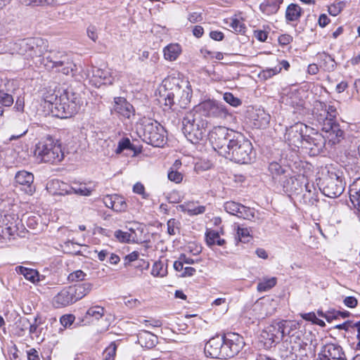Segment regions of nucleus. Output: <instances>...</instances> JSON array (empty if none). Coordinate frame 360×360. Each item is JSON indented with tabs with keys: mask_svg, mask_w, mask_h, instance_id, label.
Returning <instances> with one entry per match:
<instances>
[{
	"mask_svg": "<svg viewBox=\"0 0 360 360\" xmlns=\"http://www.w3.org/2000/svg\"><path fill=\"white\" fill-rule=\"evenodd\" d=\"M243 338L238 333H229L210 339L205 346V354L213 359L231 358L243 348Z\"/></svg>",
	"mask_w": 360,
	"mask_h": 360,
	"instance_id": "1",
	"label": "nucleus"
},
{
	"mask_svg": "<svg viewBox=\"0 0 360 360\" xmlns=\"http://www.w3.org/2000/svg\"><path fill=\"white\" fill-rule=\"evenodd\" d=\"M288 338L284 343L290 345L289 351L281 352L280 356L282 360H297L298 356L307 357L309 349V340L306 333L301 330H297L295 324L290 326L287 333Z\"/></svg>",
	"mask_w": 360,
	"mask_h": 360,
	"instance_id": "2",
	"label": "nucleus"
},
{
	"mask_svg": "<svg viewBox=\"0 0 360 360\" xmlns=\"http://www.w3.org/2000/svg\"><path fill=\"white\" fill-rule=\"evenodd\" d=\"M224 157L237 163H249L255 158L252 143L238 132Z\"/></svg>",
	"mask_w": 360,
	"mask_h": 360,
	"instance_id": "3",
	"label": "nucleus"
},
{
	"mask_svg": "<svg viewBox=\"0 0 360 360\" xmlns=\"http://www.w3.org/2000/svg\"><path fill=\"white\" fill-rule=\"evenodd\" d=\"M207 122L197 112H189L183 118L182 131L192 143H197L205 136Z\"/></svg>",
	"mask_w": 360,
	"mask_h": 360,
	"instance_id": "4",
	"label": "nucleus"
},
{
	"mask_svg": "<svg viewBox=\"0 0 360 360\" xmlns=\"http://www.w3.org/2000/svg\"><path fill=\"white\" fill-rule=\"evenodd\" d=\"M34 156L41 162L47 163H57L64 158L61 146L51 137L43 139L35 146Z\"/></svg>",
	"mask_w": 360,
	"mask_h": 360,
	"instance_id": "5",
	"label": "nucleus"
},
{
	"mask_svg": "<svg viewBox=\"0 0 360 360\" xmlns=\"http://www.w3.org/2000/svg\"><path fill=\"white\" fill-rule=\"evenodd\" d=\"M59 98L52 107V113L59 118L66 119L75 115L80 105V101L75 91H58Z\"/></svg>",
	"mask_w": 360,
	"mask_h": 360,
	"instance_id": "6",
	"label": "nucleus"
},
{
	"mask_svg": "<svg viewBox=\"0 0 360 360\" xmlns=\"http://www.w3.org/2000/svg\"><path fill=\"white\" fill-rule=\"evenodd\" d=\"M42 63L46 69H56L58 72L67 76L72 77L76 71V65L63 52L51 51L45 58H43Z\"/></svg>",
	"mask_w": 360,
	"mask_h": 360,
	"instance_id": "7",
	"label": "nucleus"
},
{
	"mask_svg": "<svg viewBox=\"0 0 360 360\" xmlns=\"http://www.w3.org/2000/svg\"><path fill=\"white\" fill-rule=\"evenodd\" d=\"M237 133V131L225 127H215L208 134L209 141L213 148L224 157L229 148V145L233 141V138L236 137Z\"/></svg>",
	"mask_w": 360,
	"mask_h": 360,
	"instance_id": "8",
	"label": "nucleus"
},
{
	"mask_svg": "<svg viewBox=\"0 0 360 360\" xmlns=\"http://www.w3.org/2000/svg\"><path fill=\"white\" fill-rule=\"evenodd\" d=\"M143 141L155 147L163 146L166 142L163 127L155 120H146L143 124Z\"/></svg>",
	"mask_w": 360,
	"mask_h": 360,
	"instance_id": "9",
	"label": "nucleus"
},
{
	"mask_svg": "<svg viewBox=\"0 0 360 360\" xmlns=\"http://www.w3.org/2000/svg\"><path fill=\"white\" fill-rule=\"evenodd\" d=\"M345 186L342 180L335 173L324 176L320 184V190L326 196L335 198L344 191Z\"/></svg>",
	"mask_w": 360,
	"mask_h": 360,
	"instance_id": "10",
	"label": "nucleus"
},
{
	"mask_svg": "<svg viewBox=\"0 0 360 360\" xmlns=\"http://www.w3.org/2000/svg\"><path fill=\"white\" fill-rule=\"evenodd\" d=\"M285 327L279 323L267 326L261 333L260 342L266 349L271 348L285 337Z\"/></svg>",
	"mask_w": 360,
	"mask_h": 360,
	"instance_id": "11",
	"label": "nucleus"
},
{
	"mask_svg": "<svg viewBox=\"0 0 360 360\" xmlns=\"http://www.w3.org/2000/svg\"><path fill=\"white\" fill-rule=\"evenodd\" d=\"M326 146V140L323 135L314 129L309 128L308 133L305 134V139L302 147L309 150V153L311 156L319 155Z\"/></svg>",
	"mask_w": 360,
	"mask_h": 360,
	"instance_id": "12",
	"label": "nucleus"
},
{
	"mask_svg": "<svg viewBox=\"0 0 360 360\" xmlns=\"http://www.w3.org/2000/svg\"><path fill=\"white\" fill-rule=\"evenodd\" d=\"M308 131L309 128L307 125L297 122L286 129L285 141L289 146L296 148L302 147L305 134L308 133Z\"/></svg>",
	"mask_w": 360,
	"mask_h": 360,
	"instance_id": "13",
	"label": "nucleus"
},
{
	"mask_svg": "<svg viewBox=\"0 0 360 360\" xmlns=\"http://www.w3.org/2000/svg\"><path fill=\"white\" fill-rule=\"evenodd\" d=\"M337 110L334 106L328 105L319 101H315L312 115L322 125L333 121L337 115Z\"/></svg>",
	"mask_w": 360,
	"mask_h": 360,
	"instance_id": "14",
	"label": "nucleus"
},
{
	"mask_svg": "<svg viewBox=\"0 0 360 360\" xmlns=\"http://www.w3.org/2000/svg\"><path fill=\"white\" fill-rule=\"evenodd\" d=\"M308 181L304 175H298L297 176H288L285 177L281 183L278 184V188H282L285 193L291 194H298L302 191L303 186Z\"/></svg>",
	"mask_w": 360,
	"mask_h": 360,
	"instance_id": "15",
	"label": "nucleus"
},
{
	"mask_svg": "<svg viewBox=\"0 0 360 360\" xmlns=\"http://www.w3.org/2000/svg\"><path fill=\"white\" fill-rule=\"evenodd\" d=\"M326 143L328 142L329 145H335L340 141L343 137L344 132L340 129V125L337 124L335 120L326 122L322 127Z\"/></svg>",
	"mask_w": 360,
	"mask_h": 360,
	"instance_id": "16",
	"label": "nucleus"
},
{
	"mask_svg": "<svg viewBox=\"0 0 360 360\" xmlns=\"http://www.w3.org/2000/svg\"><path fill=\"white\" fill-rule=\"evenodd\" d=\"M64 188H61V195L67 194L70 195L72 193L76 194L80 196H90L94 191L93 188L87 187L86 184L80 181H72L70 186L63 184Z\"/></svg>",
	"mask_w": 360,
	"mask_h": 360,
	"instance_id": "17",
	"label": "nucleus"
},
{
	"mask_svg": "<svg viewBox=\"0 0 360 360\" xmlns=\"http://www.w3.org/2000/svg\"><path fill=\"white\" fill-rule=\"evenodd\" d=\"M202 108L209 117L224 119L229 115L226 108L223 104L214 101L204 102Z\"/></svg>",
	"mask_w": 360,
	"mask_h": 360,
	"instance_id": "18",
	"label": "nucleus"
},
{
	"mask_svg": "<svg viewBox=\"0 0 360 360\" xmlns=\"http://www.w3.org/2000/svg\"><path fill=\"white\" fill-rule=\"evenodd\" d=\"M15 182L20 186V189L25 193L32 195L34 192V175L32 173L25 170L20 171L15 174Z\"/></svg>",
	"mask_w": 360,
	"mask_h": 360,
	"instance_id": "19",
	"label": "nucleus"
},
{
	"mask_svg": "<svg viewBox=\"0 0 360 360\" xmlns=\"http://www.w3.org/2000/svg\"><path fill=\"white\" fill-rule=\"evenodd\" d=\"M108 72L103 70L94 67L92 68V76L89 79V82L92 87L96 89H102L107 86L108 84L112 83V78L108 77Z\"/></svg>",
	"mask_w": 360,
	"mask_h": 360,
	"instance_id": "20",
	"label": "nucleus"
},
{
	"mask_svg": "<svg viewBox=\"0 0 360 360\" xmlns=\"http://www.w3.org/2000/svg\"><path fill=\"white\" fill-rule=\"evenodd\" d=\"M105 205L116 212H123L127 209L124 198L118 194L106 195L103 198Z\"/></svg>",
	"mask_w": 360,
	"mask_h": 360,
	"instance_id": "21",
	"label": "nucleus"
},
{
	"mask_svg": "<svg viewBox=\"0 0 360 360\" xmlns=\"http://www.w3.org/2000/svg\"><path fill=\"white\" fill-rule=\"evenodd\" d=\"M73 291L70 286L62 289L53 299V304L56 308L66 307L75 302Z\"/></svg>",
	"mask_w": 360,
	"mask_h": 360,
	"instance_id": "22",
	"label": "nucleus"
},
{
	"mask_svg": "<svg viewBox=\"0 0 360 360\" xmlns=\"http://www.w3.org/2000/svg\"><path fill=\"white\" fill-rule=\"evenodd\" d=\"M113 110L115 113L125 118H129L134 113V109L123 97H116L114 99Z\"/></svg>",
	"mask_w": 360,
	"mask_h": 360,
	"instance_id": "23",
	"label": "nucleus"
},
{
	"mask_svg": "<svg viewBox=\"0 0 360 360\" xmlns=\"http://www.w3.org/2000/svg\"><path fill=\"white\" fill-rule=\"evenodd\" d=\"M250 117L254 127L257 129L266 128L271 119L270 115L262 108L253 109Z\"/></svg>",
	"mask_w": 360,
	"mask_h": 360,
	"instance_id": "24",
	"label": "nucleus"
},
{
	"mask_svg": "<svg viewBox=\"0 0 360 360\" xmlns=\"http://www.w3.org/2000/svg\"><path fill=\"white\" fill-rule=\"evenodd\" d=\"M269 172L276 188H278V184L281 183L288 175L286 168L277 162H272L269 164Z\"/></svg>",
	"mask_w": 360,
	"mask_h": 360,
	"instance_id": "25",
	"label": "nucleus"
},
{
	"mask_svg": "<svg viewBox=\"0 0 360 360\" xmlns=\"http://www.w3.org/2000/svg\"><path fill=\"white\" fill-rule=\"evenodd\" d=\"M305 192L303 193L301 202L308 206H316L319 202V193L313 184L309 182L305 184Z\"/></svg>",
	"mask_w": 360,
	"mask_h": 360,
	"instance_id": "26",
	"label": "nucleus"
},
{
	"mask_svg": "<svg viewBox=\"0 0 360 360\" xmlns=\"http://www.w3.org/2000/svg\"><path fill=\"white\" fill-rule=\"evenodd\" d=\"M162 86L164 90H178L184 87L189 88V82L179 76H169L162 81Z\"/></svg>",
	"mask_w": 360,
	"mask_h": 360,
	"instance_id": "27",
	"label": "nucleus"
},
{
	"mask_svg": "<svg viewBox=\"0 0 360 360\" xmlns=\"http://www.w3.org/2000/svg\"><path fill=\"white\" fill-rule=\"evenodd\" d=\"M320 354L332 359L345 358L342 347L338 345L333 343L323 346Z\"/></svg>",
	"mask_w": 360,
	"mask_h": 360,
	"instance_id": "28",
	"label": "nucleus"
},
{
	"mask_svg": "<svg viewBox=\"0 0 360 360\" xmlns=\"http://www.w3.org/2000/svg\"><path fill=\"white\" fill-rule=\"evenodd\" d=\"M34 46L33 49H30L29 52V58L34 59L39 58L38 61L40 63H43V60L41 61L40 57L47 51V42L44 41L42 39H34Z\"/></svg>",
	"mask_w": 360,
	"mask_h": 360,
	"instance_id": "29",
	"label": "nucleus"
},
{
	"mask_svg": "<svg viewBox=\"0 0 360 360\" xmlns=\"http://www.w3.org/2000/svg\"><path fill=\"white\" fill-rule=\"evenodd\" d=\"M283 0H264L259 6L260 11L266 15L276 14Z\"/></svg>",
	"mask_w": 360,
	"mask_h": 360,
	"instance_id": "30",
	"label": "nucleus"
},
{
	"mask_svg": "<svg viewBox=\"0 0 360 360\" xmlns=\"http://www.w3.org/2000/svg\"><path fill=\"white\" fill-rule=\"evenodd\" d=\"M105 309L101 306L96 305L90 307L85 313L83 321L86 323H90L94 321H98L104 315Z\"/></svg>",
	"mask_w": 360,
	"mask_h": 360,
	"instance_id": "31",
	"label": "nucleus"
},
{
	"mask_svg": "<svg viewBox=\"0 0 360 360\" xmlns=\"http://www.w3.org/2000/svg\"><path fill=\"white\" fill-rule=\"evenodd\" d=\"M158 338L154 334L143 330L138 335V342L143 347L152 348L157 342Z\"/></svg>",
	"mask_w": 360,
	"mask_h": 360,
	"instance_id": "32",
	"label": "nucleus"
},
{
	"mask_svg": "<svg viewBox=\"0 0 360 360\" xmlns=\"http://www.w3.org/2000/svg\"><path fill=\"white\" fill-rule=\"evenodd\" d=\"M93 285L91 283H79L71 287L74 297L77 302L88 295L92 290Z\"/></svg>",
	"mask_w": 360,
	"mask_h": 360,
	"instance_id": "33",
	"label": "nucleus"
},
{
	"mask_svg": "<svg viewBox=\"0 0 360 360\" xmlns=\"http://www.w3.org/2000/svg\"><path fill=\"white\" fill-rule=\"evenodd\" d=\"M15 271L19 274L23 275L25 279L32 283H37L40 281V275L36 269L18 266L15 267Z\"/></svg>",
	"mask_w": 360,
	"mask_h": 360,
	"instance_id": "34",
	"label": "nucleus"
},
{
	"mask_svg": "<svg viewBox=\"0 0 360 360\" xmlns=\"http://www.w3.org/2000/svg\"><path fill=\"white\" fill-rule=\"evenodd\" d=\"M164 58L167 60H175L181 53V48L178 44H170L163 49Z\"/></svg>",
	"mask_w": 360,
	"mask_h": 360,
	"instance_id": "35",
	"label": "nucleus"
},
{
	"mask_svg": "<svg viewBox=\"0 0 360 360\" xmlns=\"http://www.w3.org/2000/svg\"><path fill=\"white\" fill-rule=\"evenodd\" d=\"M302 10L296 4H290L285 11V19L288 22L298 21L302 15Z\"/></svg>",
	"mask_w": 360,
	"mask_h": 360,
	"instance_id": "36",
	"label": "nucleus"
},
{
	"mask_svg": "<svg viewBox=\"0 0 360 360\" xmlns=\"http://www.w3.org/2000/svg\"><path fill=\"white\" fill-rule=\"evenodd\" d=\"M34 42V39L20 40L18 43L15 44L18 53L25 56L27 59H29V52H30V49H33L35 45Z\"/></svg>",
	"mask_w": 360,
	"mask_h": 360,
	"instance_id": "37",
	"label": "nucleus"
},
{
	"mask_svg": "<svg viewBox=\"0 0 360 360\" xmlns=\"http://www.w3.org/2000/svg\"><path fill=\"white\" fill-rule=\"evenodd\" d=\"M205 240L207 245L209 247H211L214 245L223 246L226 243V240L220 238V232L217 231H207L205 233Z\"/></svg>",
	"mask_w": 360,
	"mask_h": 360,
	"instance_id": "38",
	"label": "nucleus"
},
{
	"mask_svg": "<svg viewBox=\"0 0 360 360\" xmlns=\"http://www.w3.org/2000/svg\"><path fill=\"white\" fill-rule=\"evenodd\" d=\"M277 283L276 277H264L259 280L257 290L259 292H266L274 288Z\"/></svg>",
	"mask_w": 360,
	"mask_h": 360,
	"instance_id": "39",
	"label": "nucleus"
},
{
	"mask_svg": "<svg viewBox=\"0 0 360 360\" xmlns=\"http://www.w3.org/2000/svg\"><path fill=\"white\" fill-rule=\"evenodd\" d=\"M320 66L325 70L330 72L335 70L336 63L335 60L328 54L323 53L319 54Z\"/></svg>",
	"mask_w": 360,
	"mask_h": 360,
	"instance_id": "40",
	"label": "nucleus"
},
{
	"mask_svg": "<svg viewBox=\"0 0 360 360\" xmlns=\"http://www.w3.org/2000/svg\"><path fill=\"white\" fill-rule=\"evenodd\" d=\"M290 68V64L287 60H282L279 63V64L276 66H275L273 68L266 69L263 71L262 72V77L265 79L269 78L278 73H279L282 68H284L285 70H288Z\"/></svg>",
	"mask_w": 360,
	"mask_h": 360,
	"instance_id": "41",
	"label": "nucleus"
},
{
	"mask_svg": "<svg viewBox=\"0 0 360 360\" xmlns=\"http://www.w3.org/2000/svg\"><path fill=\"white\" fill-rule=\"evenodd\" d=\"M317 314L319 316L326 319L328 322H331L333 320L338 319L340 317V313L338 310L334 309H328L326 311L323 310H318Z\"/></svg>",
	"mask_w": 360,
	"mask_h": 360,
	"instance_id": "42",
	"label": "nucleus"
},
{
	"mask_svg": "<svg viewBox=\"0 0 360 360\" xmlns=\"http://www.w3.org/2000/svg\"><path fill=\"white\" fill-rule=\"evenodd\" d=\"M30 321L26 317L20 316L15 322V328L19 335H23L28 329Z\"/></svg>",
	"mask_w": 360,
	"mask_h": 360,
	"instance_id": "43",
	"label": "nucleus"
},
{
	"mask_svg": "<svg viewBox=\"0 0 360 360\" xmlns=\"http://www.w3.org/2000/svg\"><path fill=\"white\" fill-rule=\"evenodd\" d=\"M167 274V269L161 261L155 262L152 267L151 274L153 276L163 277Z\"/></svg>",
	"mask_w": 360,
	"mask_h": 360,
	"instance_id": "44",
	"label": "nucleus"
},
{
	"mask_svg": "<svg viewBox=\"0 0 360 360\" xmlns=\"http://www.w3.org/2000/svg\"><path fill=\"white\" fill-rule=\"evenodd\" d=\"M237 217L247 220H252L255 218V210L242 205Z\"/></svg>",
	"mask_w": 360,
	"mask_h": 360,
	"instance_id": "45",
	"label": "nucleus"
},
{
	"mask_svg": "<svg viewBox=\"0 0 360 360\" xmlns=\"http://www.w3.org/2000/svg\"><path fill=\"white\" fill-rule=\"evenodd\" d=\"M241 204L236 202L234 201H228L224 203V210L232 215L237 216L239 213V210L241 207Z\"/></svg>",
	"mask_w": 360,
	"mask_h": 360,
	"instance_id": "46",
	"label": "nucleus"
},
{
	"mask_svg": "<svg viewBox=\"0 0 360 360\" xmlns=\"http://www.w3.org/2000/svg\"><path fill=\"white\" fill-rule=\"evenodd\" d=\"M229 26L236 32L242 34L245 32V24L242 20L237 18H231Z\"/></svg>",
	"mask_w": 360,
	"mask_h": 360,
	"instance_id": "47",
	"label": "nucleus"
},
{
	"mask_svg": "<svg viewBox=\"0 0 360 360\" xmlns=\"http://www.w3.org/2000/svg\"><path fill=\"white\" fill-rule=\"evenodd\" d=\"M223 98L227 103H229L233 107H238L242 104L240 98L233 96L231 92H225L224 94Z\"/></svg>",
	"mask_w": 360,
	"mask_h": 360,
	"instance_id": "48",
	"label": "nucleus"
},
{
	"mask_svg": "<svg viewBox=\"0 0 360 360\" xmlns=\"http://www.w3.org/2000/svg\"><path fill=\"white\" fill-rule=\"evenodd\" d=\"M1 233L3 238H10L17 231L16 225L11 223L10 225L6 224V227H1Z\"/></svg>",
	"mask_w": 360,
	"mask_h": 360,
	"instance_id": "49",
	"label": "nucleus"
},
{
	"mask_svg": "<svg viewBox=\"0 0 360 360\" xmlns=\"http://www.w3.org/2000/svg\"><path fill=\"white\" fill-rule=\"evenodd\" d=\"M167 232L169 235L174 236L179 233L180 222L175 219H170L167 221Z\"/></svg>",
	"mask_w": 360,
	"mask_h": 360,
	"instance_id": "50",
	"label": "nucleus"
},
{
	"mask_svg": "<svg viewBox=\"0 0 360 360\" xmlns=\"http://www.w3.org/2000/svg\"><path fill=\"white\" fill-rule=\"evenodd\" d=\"M117 345L115 342H111L104 350V360H114L116 354Z\"/></svg>",
	"mask_w": 360,
	"mask_h": 360,
	"instance_id": "51",
	"label": "nucleus"
},
{
	"mask_svg": "<svg viewBox=\"0 0 360 360\" xmlns=\"http://www.w3.org/2000/svg\"><path fill=\"white\" fill-rule=\"evenodd\" d=\"M167 176L169 181L176 184H179L183 180V174L181 172L174 170L173 168H171L169 170Z\"/></svg>",
	"mask_w": 360,
	"mask_h": 360,
	"instance_id": "52",
	"label": "nucleus"
},
{
	"mask_svg": "<svg viewBox=\"0 0 360 360\" xmlns=\"http://www.w3.org/2000/svg\"><path fill=\"white\" fill-rule=\"evenodd\" d=\"M86 276V274L84 271L77 270L69 274L68 280L71 282H77L85 280Z\"/></svg>",
	"mask_w": 360,
	"mask_h": 360,
	"instance_id": "53",
	"label": "nucleus"
},
{
	"mask_svg": "<svg viewBox=\"0 0 360 360\" xmlns=\"http://www.w3.org/2000/svg\"><path fill=\"white\" fill-rule=\"evenodd\" d=\"M116 239L120 243H131L130 235L127 231H122V230H117L114 233Z\"/></svg>",
	"mask_w": 360,
	"mask_h": 360,
	"instance_id": "54",
	"label": "nucleus"
},
{
	"mask_svg": "<svg viewBox=\"0 0 360 360\" xmlns=\"http://www.w3.org/2000/svg\"><path fill=\"white\" fill-rule=\"evenodd\" d=\"M0 103L5 106H11L13 103V96L6 91H0Z\"/></svg>",
	"mask_w": 360,
	"mask_h": 360,
	"instance_id": "55",
	"label": "nucleus"
},
{
	"mask_svg": "<svg viewBox=\"0 0 360 360\" xmlns=\"http://www.w3.org/2000/svg\"><path fill=\"white\" fill-rule=\"evenodd\" d=\"M131 143L130 140L127 138L122 139L118 143L117 148L115 150V153L117 154H120L122 153L126 149H131Z\"/></svg>",
	"mask_w": 360,
	"mask_h": 360,
	"instance_id": "56",
	"label": "nucleus"
},
{
	"mask_svg": "<svg viewBox=\"0 0 360 360\" xmlns=\"http://www.w3.org/2000/svg\"><path fill=\"white\" fill-rule=\"evenodd\" d=\"M51 91H46L43 96L42 98L44 100L46 103H49L52 105L55 106V103H56L57 100H58L59 98V93L57 94H50Z\"/></svg>",
	"mask_w": 360,
	"mask_h": 360,
	"instance_id": "57",
	"label": "nucleus"
},
{
	"mask_svg": "<svg viewBox=\"0 0 360 360\" xmlns=\"http://www.w3.org/2000/svg\"><path fill=\"white\" fill-rule=\"evenodd\" d=\"M131 266L134 267V269H138L142 272L145 269H148L149 267V262L147 261H145L144 259H139L136 260L134 263H132L130 264Z\"/></svg>",
	"mask_w": 360,
	"mask_h": 360,
	"instance_id": "58",
	"label": "nucleus"
},
{
	"mask_svg": "<svg viewBox=\"0 0 360 360\" xmlns=\"http://www.w3.org/2000/svg\"><path fill=\"white\" fill-rule=\"evenodd\" d=\"M75 316L72 314H65L60 317V322L65 328L70 326L75 321Z\"/></svg>",
	"mask_w": 360,
	"mask_h": 360,
	"instance_id": "59",
	"label": "nucleus"
},
{
	"mask_svg": "<svg viewBox=\"0 0 360 360\" xmlns=\"http://www.w3.org/2000/svg\"><path fill=\"white\" fill-rule=\"evenodd\" d=\"M237 234L240 241L243 243L248 241L250 233L248 229L238 227L237 230Z\"/></svg>",
	"mask_w": 360,
	"mask_h": 360,
	"instance_id": "60",
	"label": "nucleus"
},
{
	"mask_svg": "<svg viewBox=\"0 0 360 360\" xmlns=\"http://www.w3.org/2000/svg\"><path fill=\"white\" fill-rule=\"evenodd\" d=\"M160 95L161 97H164L165 100V105L169 107V108L174 104V95L172 92H169L168 94H161V91H160Z\"/></svg>",
	"mask_w": 360,
	"mask_h": 360,
	"instance_id": "61",
	"label": "nucleus"
},
{
	"mask_svg": "<svg viewBox=\"0 0 360 360\" xmlns=\"http://www.w3.org/2000/svg\"><path fill=\"white\" fill-rule=\"evenodd\" d=\"M133 191L137 194L141 195L143 198H147L148 195L145 192L144 186L141 183H136L133 186Z\"/></svg>",
	"mask_w": 360,
	"mask_h": 360,
	"instance_id": "62",
	"label": "nucleus"
},
{
	"mask_svg": "<svg viewBox=\"0 0 360 360\" xmlns=\"http://www.w3.org/2000/svg\"><path fill=\"white\" fill-rule=\"evenodd\" d=\"M343 303L349 308H354L357 306L358 300L353 296H347L343 299Z\"/></svg>",
	"mask_w": 360,
	"mask_h": 360,
	"instance_id": "63",
	"label": "nucleus"
},
{
	"mask_svg": "<svg viewBox=\"0 0 360 360\" xmlns=\"http://www.w3.org/2000/svg\"><path fill=\"white\" fill-rule=\"evenodd\" d=\"M352 329L356 331L357 342L355 345V349L360 350V320L352 324Z\"/></svg>",
	"mask_w": 360,
	"mask_h": 360,
	"instance_id": "64",
	"label": "nucleus"
}]
</instances>
